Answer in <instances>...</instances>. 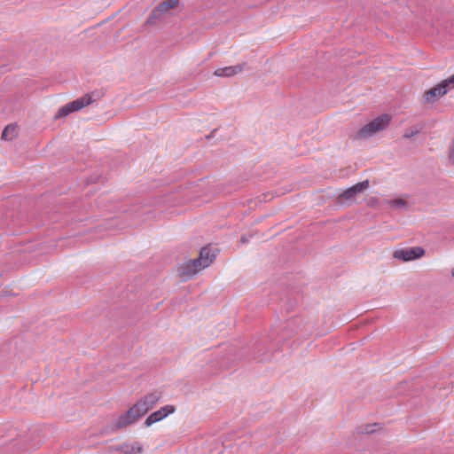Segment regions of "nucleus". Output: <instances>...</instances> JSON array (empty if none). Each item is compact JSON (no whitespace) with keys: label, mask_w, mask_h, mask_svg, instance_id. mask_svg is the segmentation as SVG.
Returning <instances> with one entry per match:
<instances>
[{"label":"nucleus","mask_w":454,"mask_h":454,"mask_svg":"<svg viewBox=\"0 0 454 454\" xmlns=\"http://www.w3.org/2000/svg\"><path fill=\"white\" fill-rule=\"evenodd\" d=\"M390 116L388 114H381L362 127L357 132V137L360 138H368L379 131L385 129L388 126Z\"/></svg>","instance_id":"nucleus-1"},{"label":"nucleus","mask_w":454,"mask_h":454,"mask_svg":"<svg viewBox=\"0 0 454 454\" xmlns=\"http://www.w3.org/2000/svg\"><path fill=\"white\" fill-rule=\"evenodd\" d=\"M454 88V74L448 79L442 81L436 86L425 91L423 101L425 104L434 103L436 99L445 95L450 89Z\"/></svg>","instance_id":"nucleus-2"},{"label":"nucleus","mask_w":454,"mask_h":454,"mask_svg":"<svg viewBox=\"0 0 454 454\" xmlns=\"http://www.w3.org/2000/svg\"><path fill=\"white\" fill-rule=\"evenodd\" d=\"M179 6V0H164L158 4L151 12L148 22L154 23L166 16L174 14Z\"/></svg>","instance_id":"nucleus-3"},{"label":"nucleus","mask_w":454,"mask_h":454,"mask_svg":"<svg viewBox=\"0 0 454 454\" xmlns=\"http://www.w3.org/2000/svg\"><path fill=\"white\" fill-rule=\"evenodd\" d=\"M161 398V394L157 391H153L145 395L143 398L138 400L131 408L136 412L138 418L144 416L148 411L153 409L156 403Z\"/></svg>","instance_id":"nucleus-4"},{"label":"nucleus","mask_w":454,"mask_h":454,"mask_svg":"<svg viewBox=\"0 0 454 454\" xmlns=\"http://www.w3.org/2000/svg\"><path fill=\"white\" fill-rule=\"evenodd\" d=\"M93 101L90 94H86L72 102L61 106L55 114V119H59L69 115L72 113L77 112L83 107L89 106Z\"/></svg>","instance_id":"nucleus-5"},{"label":"nucleus","mask_w":454,"mask_h":454,"mask_svg":"<svg viewBox=\"0 0 454 454\" xmlns=\"http://www.w3.org/2000/svg\"><path fill=\"white\" fill-rule=\"evenodd\" d=\"M369 187V181L364 180L357 183L352 187L347 189L338 196V202L341 204H351L355 201L356 196L367 190Z\"/></svg>","instance_id":"nucleus-6"},{"label":"nucleus","mask_w":454,"mask_h":454,"mask_svg":"<svg viewBox=\"0 0 454 454\" xmlns=\"http://www.w3.org/2000/svg\"><path fill=\"white\" fill-rule=\"evenodd\" d=\"M425 254V250L420 247L395 250L393 257L403 262L413 261L421 258Z\"/></svg>","instance_id":"nucleus-7"},{"label":"nucleus","mask_w":454,"mask_h":454,"mask_svg":"<svg viewBox=\"0 0 454 454\" xmlns=\"http://www.w3.org/2000/svg\"><path fill=\"white\" fill-rule=\"evenodd\" d=\"M204 268L200 264V262L197 261V259H192L185 263L182 264L178 268L179 275L184 279H189L195 276L198 272L202 270Z\"/></svg>","instance_id":"nucleus-8"},{"label":"nucleus","mask_w":454,"mask_h":454,"mask_svg":"<svg viewBox=\"0 0 454 454\" xmlns=\"http://www.w3.org/2000/svg\"><path fill=\"white\" fill-rule=\"evenodd\" d=\"M176 411V407L174 405H165L161 407L160 410L151 413L145 421V427H151L153 424L159 422L168 417L170 414H173Z\"/></svg>","instance_id":"nucleus-9"},{"label":"nucleus","mask_w":454,"mask_h":454,"mask_svg":"<svg viewBox=\"0 0 454 454\" xmlns=\"http://www.w3.org/2000/svg\"><path fill=\"white\" fill-rule=\"evenodd\" d=\"M139 418L137 416L136 412L130 407L125 413L119 416L116 421L113 424L114 429H121L124 428L127 426L133 424Z\"/></svg>","instance_id":"nucleus-10"},{"label":"nucleus","mask_w":454,"mask_h":454,"mask_svg":"<svg viewBox=\"0 0 454 454\" xmlns=\"http://www.w3.org/2000/svg\"><path fill=\"white\" fill-rule=\"evenodd\" d=\"M139 418L137 416L136 412L130 407L125 413L119 416L116 421L113 424L114 429H121L124 428L127 426L133 424Z\"/></svg>","instance_id":"nucleus-11"},{"label":"nucleus","mask_w":454,"mask_h":454,"mask_svg":"<svg viewBox=\"0 0 454 454\" xmlns=\"http://www.w3.org/2000/svg\"><path fill=\"white\" fill-rule=\"evenodd\" d=\"M246 63L239 64L236 66H230L225 67L217 68L215 70L214 74L220 77H231L244 70Z\"/></svg>","instance_id":"nucleus-12"},{"label":"nucleus","mask_w":454,"mask_h":454,"mask_svg":"<svg viewBox=\"0 0 454 454\" xmlns=\"http://www.w3.org/2000/svg\"><path fill=\"white\" fill-rule=\"evenodd\" d=\"M216 254L210 247H205L200 252V257L196 258L205 269L208 267L215 260Z\"/></svg>","instance_id":"nucleus-13"},{"label":"nucleus","mask_w":454,"mask_h":454,"mask_svg":"<svg viewBox=\"0 0 454 454\" xmlns=\"http://www.w3.org/2000/svg\"><path fill=\"white\" fill-rule=\"evenodd\" d=\"M123 454H139L143 451V446L139 442L123 443L115 449Z\"/></svg>","instance_id":"nucleus-14"},{"label":"nucleus","mask_w":454,"mask_h":454,"mask_svg":"<svg viewBox=\"0 0 454 454\" xmlns=\"http://www.w3.org/2000/svg\"><path fill=\"white\" fill-rule=\"evenodd\" d=\"M379 429H380V425L377 423H373V424H366V425L358 427L357 432L359 434H369L376 432Z\"/></svg>","instance_id":"nucleus-15"},{"label":"nucleus","mask_w":454,"mask_h":454,"mask_svg":"<svg viewBox=\"0 0 454 454\" xmlns=\"http://www.w3.org/2000/svg\"><path fill=\"white\" fill-rule=\"evenodd\" d=\"M16 135V126L15 125H8L3 130L2 138L4 140H12Z\"/></svg>","instance_id":"nucleus-16"},{"label":"nucleus","mask_w":454,"mask_h":454,"mask_svg":"<svg viewBox=\"0 0 454 454\" xmlns=\"http://www.w3.org/2000/svg\"><path fill=\"white\" fill-rule=\"evenodd\" d=\"M388 206L396 209H403L407 207V202L403 199L388 200L386 202Z\"/></svg>","instance_id":"nucleus-17"},{"label":"nucleus","mask_w":454,"mask_h":454,"mask_svg":"<svg viewBox=\"0 0 454 454\" xmlns=\"http://www.w3.org/2000/svg\"><path fill=\"white\" fill-rule=\"evenodd\" d=\"M419 129H408L404 132L403 134V137L405 138H410V137H414L415 135H417L419 133Z\"/></svg>","instance_id":"nucleus-18"},{"label":"nucleus","mask_w":454,"mask_h":454,"mask_svg":"<svg viewBox=\"0 0 454 454\" xmlns=\"http://www.w3.org/2000/svg\"><path fill=\"white\" fill-rule=\"evenodd\" d=\"M251 236H246V235H243L241 238H240V242L243 243V244H246L247 242H248V239Z\"/></svg>","instance_id":"nucleus-19"},{"label":"nucleus","mask_w":454,"mask_h":454,"mask_svg":"<svg viewBox=\"0 0 454 454\" xmlns=\"http://www.w3.org/2000/svg\"><path fill=\"white\" fill-rule=\"evenodd\" d=\"M451 275H452V277L454 278V268H453V269H452V270H451Z\"/></svg>","instance_id":"nucleus-20"}]
</instances>
